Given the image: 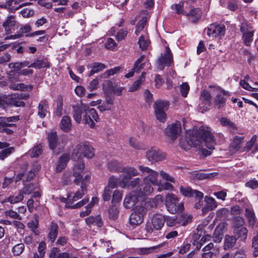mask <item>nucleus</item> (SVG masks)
Listing matches in <instances>:
<instances>
[{
    "mask_svg": "<svg viewBox=\"0 0 258 258\" xmlns=\"http://www.w3.org/2000/svg\"><path fill=\"white\" fill-rule=\"evenodd\" d=\"M205 32L210 37L217 36L221 37L225 35V27L224 24H217L216 23L210 25L207 29L205 30Z\"/></svg>",
    "mask_w": 258,
    "mask_h": 258,
    "instance_id": "10",
    "label": "nucleus"
},
{
    "mask_svg": "<svg viewBox=\"0 0 258 258\" xmlns=\"http://www.w3.org/2000/svg\"><path fill=\"white\" fill-rule=\"evenodd\" d=\"M240 30L242 34V38L244 44L246 46H250L254 32L252 27L248 22H243L241 24Z\"/></svg>",
    "mask_w": 258,
    "mask_h": 258,
    "instance_id": "7",
    "label": "nucleus"
},
{
    "mask_svg": "<svg viewBox=\"0 0 258 258\" xmlns=\"http://www.w3.org/2000/svg\"><path fill=\"white\" fill-rule=\"evenodd\" d=\"M205 201L206 204L209 208V209L213 210L217 207V204L216 203L215 200L211 197H205Z\"/></svg>",
    "mask_w": 258,
    "mask_h": 258,
    "instance_id": "53",
    "label": "nucleus"
},
{
    "mask_svg": "<svg viewBox=\"0 0 258 258\" xmlns=\"http://www.w3.org/2000/svg\"><path fill=\"white\" fill-rule=\"evenodd\" d=\"M202 11L200 9L193 8L190 10V12H185V15L187 16L192 17V18H193L192 21L195 23L201 18L202 16Z\"/></svg>",
    "mask_w": 258,
    "mask_h": 258,
    "instance_id": "32",
    "label": "nucleus"
},
{
    "mask_svg": "<svg viewBox=\"0 0 258 258\" xmlns=\"http://www.w3.org/2000/svg\"><path fill=\"white\" fill-rule=\"evenodd\" d=\"M15 149L14 147H10L0 152V159L4 160L6 157L9 156L11 153L14 152Z\"/></svg>",
    "mask_w": 258,
    "mask_h": 258,
    "instance_id": "52",
    "label": "nucleus"
},
{
    "mask_svg": "<svg viewBox=\"0 0 258 258\" xmlns=\"http://www.w3.org/2000/svg\"><path fill=\"white\" fill-rule=\"evenodd\" d=\"M118 183V179L114 176H111L108 181V186L109 189L110 188H113L116 186Z\"/></svg>",
    "mask_w": 258,
    "mask_h": 258,
    "instance_id": "64",
    "label": "nucleus"
},
{
    "mask_svg": "<svg viewBox=\"0 0 258 258\" xmlns=\"http://www.w3.org/2000/svg\"><path fill=\"white\" fill-rule=\"evenodd\" d=\"M149 43V41L148 40L146 39L144 36L141 35L140 38L139 40L138 41V44L139 45L140 48L142 50H146L148 45Z\"/></svg>",
    "mask_w": 258,
    "mask_h": 258,
    "instance_id": "49",
    "label": "nucleus"
},
{
    "mask_svg": "<svg viewBox=\"0 0 258 258\" xmlns=\"http://www.w3.org/2000/svg\"><path fill=\"white\" fill-rule=\"evenodd\" d=\"M70 160V154H63L58 158L57 162L56 171L57 172H61L67 166V163Z\"/></svg>",
    "mask_w": 258,
    "mask_h": 258,
    "instance_id": "24",
    "label": "nucleus"
},
{
    "mask_svg": "<svg viewBox=\"0 0 258 258\" xmlns=\"http://www.w3.org/2000/svg\"><path fill=\"white\" fill-rule=\"evenodd\" d=\"M31 31V27L29 24H26L24 25L23 27H22L20 28L19 31L17 32L16 34L14 35H10L9 37H7L6 39H15L19 38L21 37L24 34L29 32Z\"/></svg>",
    "mask_w": 258,
    "mask_h": 258,
    "instance_id": "25",
    "label": "nucleus"
},
{
    "mask_svg": "<svg viewBox=\"0 0 258 258\" xmlns=\"http://www.w3.org/2000/svg\"><path fill=\"white\" fill-rule=\"evenodd\" d=\"M121 198L122 192L118 190H115L112 195V202L117 203L121 200Z\"/></svg>",
    "mask_w": 258,
    "mask_h": 258,
    "instance_id": "62",
    "label": "nucleus"
},
{
    "mask_svg": "<svg viewBox=\"0 0 258 258\" xmlns=\"http://www.w3.org/2000/svg\"><path fill=\"white\" fill-rule=\"evenodd\" d=\"M59 227L57 224L54 221L50 223L48 227L47 238L51 242H53L57 236Z\"/></svg>",
    "mask_w": 258,
    "mask_h": 258,
    "instance_id": "21",
    "label": "nucleus"
},
{
    "mask_svg": "<svg viewBox=\"0 0 258 258\" xmlns=\"http://www.w3.org/2000/svg\"><path fill=\"white\" fill-rule=\"evenodd\" d=\"M243 140V137L235 136L233 138L229 148V153L231 155L236 153L240 149Z\"/></svg>",
    "mask_w": 258,
    "mask_h": 258,
    "instance_id": "19",
    "label": "nucleus"
},
{
    "mask_svg": "<svg viewBox=\"0 0 258 258\" xmlns=\"http://www.w3.org/2000/svg\"><path fill=\"white\" fill-rule=\"evenodd\" d=\"M48 107V102L47 101L44 100L40 102L38 106V115L41 118H44L47 112Z\"/></svg>",
    "mask_w": 258,
    "mask_h": 258,
    "instance_id": "28",
    "label": "nucleus"
},
{
    "mask_svg": "<svg viewBox=\"0 0 258 258\" xmlns=\"http://www.w3.org/2000/svg\"><path fill=\"white\" fill-rule=\"evenodd\" d=\"M147 23V18L144 17L142 18L137 23L135 34L139 35V33L144 29Z\"/></svg>",
    "mask_w": 258,
    "mask_h": 258,
    "instance_id": "44",
    "label": "nucleus"
},
{
    "mask_svg": "<svg viewBox=\"0 0 258 258\" xmlns=\"http://www.w3.org/2000/svg\"><path fill=\"white\" fill-rule=\"evenodd\" d=\"M88 105H87V110L86 111H84L83 113L82 121L84 124H87L91 127H93L95 126V123L93 121L91 116H90L89 113L88 112Z\"/></svg>",
    "mask_w": 258,
    "mask_h": 258,
    "instance_id": "38",
    "label": "nucleus"
},
{
    "mask_svg": "<svg viewBox=\"0 0 258 258\" xmlns=\"http://www.w3.org/2000/svg\"><path fill=\"white\" fill-rule=\"evenodd\" d=\"M140 190H141V193L139 194V196L143 195H146L152 193L153 191V188L150 183L145 182L144 186L143 185L140 186Z\"/></svg>",
    "mask_w": 258,
    "mask_h": 258,
    "instance_id": "42",
    "label": "nucleus"
},
{
    "mask_svg": "<svg viewBox=\"0 0 258 258\" xmlns=\"http://www.w3.org/2000/svg\"><path fill=\"white\" fill-rule=\"evenodd\" d=\"M245 216L248 221V224L250 226H254L256 223V218L254 213L252 209H245Z\"/></svg>",
    "mask_w": 258,
    "mask_h": 258,
    "instance_id": "33",
    "label": "nucleus"
},
{
    "mask_svg": "<svg viewBox=\"0 0 258 258\" xmlns=\"http://www.w3.org/2000/svg\"><path fill=\"white\" fill-rule=\"evenodd\" d=\"M145 58V55H141L135 62L133 70H135L136 72H140L143 69L144 66V63H141Z\"/></svg>",
    "mask_w": 258,
    "mask_h": 258,
    "instance_id": "43",
    "label": "nucleus"
},
{
    "mask_svg": "<svg viewBox=\"0 0 258 258\" xmlns=\"http://www.w3.org/2000/svg\"><path fill=\"white\" fill-rule=\"evenodd\" d=\"M233 232L235 234L237 235L238 237L241 238L242 241L245 240L247 233V230L245 227H242L240 228L234 229Z\"/></svg>",
    "mask_w": 258,
    "mask_h": 258,
    "instance_id": "40",
    "label": "nucleus"
},
{
    "mask_svg": "<svg viewBox=\"0 0 258 258\" xmlns=\"http://www.w3.org/2000/svg\"><path fill=\"white\" fill-rule=\"evenodd\" d=\"M209 88L210 90L208 92L210 93L211 96H212V95L216 96L218 93L224 94V92H225L224 90L217 86H210Z\"/></svg>",
    "mask_w": 258,
    "mask_h": 258,
    "instance_id": "50",
    "label": "nucleus"
},
{
    "mask_svg": "<svg viewBox=\"0 0 258 258\" xmlns=\"http://www.w3.org/2000/svg\"><path fill=\"white\" fill-rule=\"evenodd\" d=\"M109 218L111 220H115L117 218L118 211L115 207H112L108 210Z\"/></svg>",
    "mask_w": 258,
    "mask_h": 258,
    "instance_id": "60",
    "label": "nucleus"
},
{
    "mask_svg": "<svg viewBox=\"0 0 258 258\" xmlns=\"http://www.w3.org/2000/svg\"><path fill=\"white\" fill-rule=\"evenodd\" d=\"M24 248V244L22 243H20L15 245L13 247L12 252L14 255H19L23 252Z\"/></svg>",
    "mask_w": 258,
    "mask_h": 258,
    "instance_id": "47",
    "label": "nucleus"
},
{
    "mask_svg": "<svg viewBox=\"0 0 258 258\" xmlns=\"http://www.w3.org/2000/svg\"><path fill=\"white\" fill-rule=\"evenodd\" d=\"M26 182H24V187L20 191L23 192V194H30L34 190V185L32 183L26 185Z\"/></svg>",
    "mask_w": 258,
    "mask_h": 258,
    "instance_id": "56",
    "label": "nucleus"
},
{
    "mask_svg": "<svg viewBox=\"0 0 258 258\" xmlns=\"http://www.w3.org/2000/svg\"><path fill=\"white\" fill-rule=\"evenodd\" d=\"M163 245V244H159L156 246H154L150 247H142L139 248L137 249L138 253L140 254H147L152 252L154 250H156Z\"/></svg>",
    "mask_w": 258,
    "mask_h": 258,
    "instance_id": "37",
    "label": "nucleus"
},
{
    "mask_svg": "<svg viewBox=\"0 0 258 258\" xmlns=\"http://www.w3.org/2000/svg\"><path fill=\"white\" fill-rule=\"evenodd\" d=\"M146 157L152 162H157L164 160L166 154L156 148H152L146 152Z\"/></svg>",
    "mask_w": 258,
    "mask_h": 258,
    "instance_id": "14",
    "label": "nucleus"
},
{
    "mask_svg": "<svg viewBox=\"0 0 258 258\" xmlns=\"http://www.w3.org/2000/svg\"><path fill=\"white\" fill-rule=\"evenodd\" d=\"M139 170L142 172L144 175L148 174L144 179L145 182L149 181L151 183L157 185L158 184V173L148 167L143 166H139Z\"/></svg>",
    "mask_w": 258,
    "mask_h": 258,
    "instance_id": "11",
    "label": "nucleus"
},
{
    "mask_svg": "<svg viewBox=\"0 0 258 258\" xmlns=\"http://www.w3.org/2000/svg\"><path fill=\"white\" fill-rule=\"evenodd\" d=\"M211 94L208 91L204 90L201 93L200 97V103L199 104L198 110L202 113L210 109L211 105Z\"/></svg>",
    "mask_w": 258,
    "mask_h": 258,
    "instance_id": "9",
    "label": "nucleus"
},
{
    "mask_svg": "<svg viewBox=\"0 0 258 258\" xmlns=\"http://www.w3.org/2000/svg\"><path fill=\"white\" fill-rule=\"evenodd\" d=\"M124 172V175L122 178L121 181L120 182V185L122 187L126 186L127 183L130 181L133 176L138 175L139 172L137 170L133 167L127 166L121 169V172Z\"/></svg>",
    "mask_w": 258,
    "mask_h": 258,
    "instance_id": "15",
    "label": "nucleus"
},
{
    "mask_svg": "<svg viewBox=\"0 0 258 258\" xmlns=\"http://www.w3.org/2000/svg\"><path fill=\"white\" fill-rule=\"evenodd\" d=\"M233 221L234 229L242 227V226L244 224V219L242 217L239 216L234 217Z\"/></svg>",
    "mask_w": 258,
    "mask_h": 258,
    "instance_id": "48",
    "label": "nucleus"
},
{
    "mask_svg": "<svg viewBox=\"0 0 258 258\" xmlns=\"http://www.w3.org/2000/svg\"><path fill=\"white\" fill-rule=\"evenodd\" d=\"M165 222V216L161 214L154 215L152 218V225L156 230H160Z\"/></svg>",
    "mask_w": 258,
    "mask_h": 258,
    "instance_id": "22",
    "label": "nucleus"
},
{
    "mask_svg": "<svg viewBox=\"0 0 258 258\" xmlns=\"http://www.w3.org/2000/svg\"><path fill=\"white\" fill-rule=\"evenodd\" d=\"M204 145L207 148L213 150L215 149V143L214 136L211 133L209 127L205 126H200L198 130L192 131L189 135L186 143L180 141L179 145L183 149L187 150L189 147L203 146Z\"/></svg>",
    "mask_w": 258,
    "mask_h": 258,
    "instance_id": "1",
    "label": "nucleus"
},
{
    "mask_svg": "<svg viewBox=\"0 0 258 258\" xmlns=\"http://www.w3.org/2000/svg\"><path fill=\"white\" fill-rule=\"evenodd\" d=\"M30 67L36 69H40L43 68H49L50 65L47 59H37L30 64Z\"/></svg>",
    "mask_w": 258,
    "mask_h": 258,
    "instance_id": "31",
    "label": "nucleus"
},
{
    "mask_svg": "<svg viewBox=\"0 0 258 258\" xmlns=\"http://www.w3.org/2000/svg\"><path fill=\"white\" fill-rule=\"evenodd\" d=\"M24 198L23 192L20 191L18 196H11L6 199L4 202H10L12 204H14L21 201Z\"/></svg>",
    "mask_w": 258,
    "mask_h": 258,
    "instance_id": "41",
    "label": "nucleus"
},
{
    "mask_svg": "<svg viewBox=\"0 0 258 258\" xmlns=\"http://www.w3.org/2000/svg\"><path fill=\"white\" fill-rule=\"evenodd\" d=\"M236 240L234 236L227 235V248L233 247L236 243Z\"/></svg>",
    "mask_w": 258,
    "mask_h": 258,
    "instance_id": "61",
    "label": "nucleus"
},
{
    "mask_svg": "<svg viewBox=\"0 0 258 258\" xmlns=\"http://www.w3.org/2000/svg\"><path fill=\"white\" fill-rule=\"evenodd\" d=\"M47 141L49 148L57 155L64 147L66 140L63 137H58L56 132H51L47 135Z\"/></svg>",
    "mask_w": 258,
    "mask_h": 258,
    "instance_id": "3",
    "label": "nucleus"
},
{
    "mask_svg": "<svg viewBox=\"0 0 258 258\" xmlns=\"http://www.w3.org/2000/svg\"><path fill=\"white\" fill-rule=\"evenodd\" d=\"M181 132V124L178 121L168 125L165 129V135L172 140L177 139Z\"/></svg>",
    "mask_w": 258,
    "mask_h": 258,
    "instance_id": "13",
    "label": "nucleus"
},
{
    "mask_svg": "<svg viewBox=\"0 0 258 258\" xmlns=\"http://www.w3.org/2000/svg\"><path fill=\"white\" fill-rule=\"evenodd\" d=\"M225 223L223 222L216 228L214 233V239L215 242L219 243L221 241L225 232Z\"/></svg>",
    "mask_w": 258,
    "mask_h": 258,
    "instance_id": "23",
    "label": "nucleus"
},
{
    "mask_svg": "<svg viewBox=\"0 0 258 258\" xmlns=\"http://www.w3.org/2000/svg\"><path fill=\"white\" fill-rule=\"evenodd\" d=\"M9 87L10 89L14 90H22L24 91L25 90H27V86H26L23 83H18V84H15V83H11Z\"/></svg>",
    "mask_w": 258,
    "mask_h": 258,
    "instance_id": "54",
    "label": "nucleus"
},
{
    "mask_svg": "<svg viewBox=\"0 0 258 258\" xmlns=\"http://www.w3.org/2000/svg\"><path fill=\"white\" fill-rule=\"evenodd\" d=\"M16 127L13 126H9L8 124H2L0 123V132L5 133L8 135H12Z\"/></svg>",
    "mask_w": 258,
    "mask_h": 258,
    "instance_id": "46",
    "label": "nucleus"
},
{
    "mask_svg": "<svg viewBox=\"0 0 258 258\" xmlns=\"http://www.w3.org/2000/svg\"><path fill=\"white\" fill-rule=\"evenodd\" d=\"M87 110V105L81 104L80 105H73V117L77 123H80L82 120V114Z\"/></svg>",
    "mask_w": 258,
    "mask_h": 258,
    "instance_id": "17",
    "label": "nucleus"
},
{
    "mask_svg": "<svg viewBox=\"0 0 258 258\" xmlns=\"http://www.w3.org/2000/svg\"><path fill=\"white\" fill-rule=\"evenodd\" d=\"M177 220V216L169 217L166 219V224L169 227H178L179 225Z\"/></svg>",
    "mask_w": 258,
    "mask_h": 258,
    "instance_id": "57",
    "label": "nucleus"
},
{
    "mask_svg": "<svg viewBox=\"0 0 258 258\" xmlns=\"http://www.w3.org/2000/svg\"><path fill=\"white\" fill-rule=\"evenodd\" d=\"M85 169L84 163L82 162H79L76 163L73 169V176L75 177L74 182L76 185H79L84 181L85 183L89 181L91 176L89 174H85L84 170Z\"/></svg>",
    "mask_w": 258,
    "mask_h": 258,
    "instance_id": "4",
    "label": "nucleus"
},
{
    "mask_svg": "<svg viewBox=\"0 0 258 258\" xmlns=\"http://www.w3.org/2000/svg\"><path fill=\"white\" fill-rule=\"evenodd\" d=\"M60 128L65 132H69L72 127V122L71 118L68 116H64L59 124Z\"/></svg>",
    "mask_w": 258,
    "mask_h": 258,
    "instance_id": "27",
    "label": "nucleus"
},
{
    "mask_svg": "<svg viewBox=\"0 0 258 258\" xmlns=\"http://www.w3.org/2000/svg\"><path fill=\"white\" fill-rule=\"evenodd\" d=\"M181 194L184 197H195L197 200L203 198V194L196 189H192L190 187L180 186L179 187Z\"/></svg>",
    "mask_w": 258,
    "mask_h": 258,
    "instance_id": "16",
    "label": "nucleus"
},
{
    "mask_svg": "<svg viewBox=\"0 0 258 258\" xmlns=\"http://www.w3.org/2000/svg\"><path fill=\"white\" fill-rule=\"evenodd\" d=\"M120 67H115L113 69H111L110 70L106 71L104 73H103L101 76L102 78H106L108 77L111 75H113L115 74L118 73L120 71Z\"/></svg>",
    "mask_w": 258,
    "mask_h": 258,
    "instance_id": "51",
    "label": "nucleus"
},
{
    "mask_svg": "<svg viewBox=\"0 0 258 258\" xmlns=\"http://www.w3.org/2000/svg\"><path fill=\"white\" fill-rule=\"evenodd\" d=\"M147 211V209L144 207H136L130 216V223L136 226L142 224L144 221V216Z\"/></svg>",
    "mask_w": 258,
    "mask_h": 258,
    "instance_id": "8",
    "label": "nucleus"
},
{
    "mask_svg": "<svg viewBox=\"0 0 258 258\" xmlns=\"http://www.w3.org/2000/svg\"><path fill=\"white\" fill-rule=\"evenodd\" d=\"M172 61V54L169 47L167 46L164 54H161L157 61L158 68L163 70L165 66H170Z\"/></svg>",
    "mask_w": 258,
    "mask_h": 258,
    "instance_id": "12",
    "label": "nucleus"
},
{
    "mask_svg": "<svg viewBox=\"0 0 258 258\" xmlns=\"http://www.w3.org/2000/svg\"><path fill=\"white\" fill-rule=\"evenodd\" d=\"M81 183V190H78L76 192L75 196L73 197V198L72 199H69V202L72 203L74 201H77L78 200H79L82 198V197L85 195V192L86 190V183H85V181H84Z\"/></svg>",
    "mask_w": 258,
    "mask_h": 258,
    "instance_id": "34",
    "label": "nucleus"
},
{
    "mask_svg": "<svg viewBox=\"0 0 258 258\" xmlns=\"http://www.w3.org/2000/svg\"><path fill=\"white\" fill-rule=\"evenodd\" d=\"M108 169L111 172H121V164L117 161L113 160L109 162L107 164Z\"/></svg>",
    "mask_w": 258,
    "mask_h": 258,
    "instance_id": "35",
    "label": "nucleus"
},
{
    "mask_svg": "<svg viewBox=\"0 0 258 258\" xmlns=\"http://www.w3.org/2000/svg\"><path fill=\"white\" fill-rule=\"evenodd\" d=\"M62 99L61 98H58L57 101V106L55 111V114L58 117H60L62 115Z\"/></svg>",
    "mask_w": 258,
    "mask_h": 258,
    "instance_id": "58",
    "label": "nucleus"
},
{
    "mask_svg": "<svg viewBox=\"0 0 258 258\" xmlns=\"http://www.w3.org/2000/svg\"><path fill=\"white\" fill-rule=\"evenodd\" d=\"M88 201H89L88 198H85V199H83L82 200H81V201H80L79 202H78L77 204H76L74 205H72V206H70L69 205V203H68L67 207L71 209H75L79 208H81V207L83 206L85 204H86L88 202Z\"/></svg>",
    "mask_w": 258,
    "mask_h": 258,
    "instance_id": "55",
    "label": "nucleus"
},
{
    "mask_svg": "<svg viewBox=\"0 0 258 258\" xmlns=\"http://www.w3.org/2000/svg\"><path fill=\"white\" fill-rule=\"evenodd\" d=\"M189 87L188 84L185 82L183 83L180 86V90L182 96L186 97L188 93Z\"/></svg>",
    "mask_w": 258,
    "mask_h": 258,
    "instance_id": "59",
    "label": "nucleus"
},
{
    "mask_svg": "<svg viewBox=\"0 0 258 258\" xmlns=\"http://www.w3.org/2000/svg\"><path fill=\"white\" fill-rule=\"evenodd\" d=\"M16 24L17 21L14 16L10 15L8 16L3 24V27L4 28L6 34L12 33V31L15 29Z\"/></svg>",
    "mask_w": 258,
    "mask_h": 258,
    "instance_id": "18",
    "label": "nucleus"
},
{
    "mask_svg": "<svg viewBox=\"0 0 258 258\" xmlns=\"http://www.w3.org/2000/svg\"><path fill=\"white\" fill-rule=\"evenodd\" d=\"M103 89L106 93H111L114 91L113 83L110 80H106L104 82Z\"/></svg>",
    "mask_w": 258,
    "mask_h": 258,
    "instance_id": "45",
    "label": "nucleus"
},
{
    "mask_svg": "<svg viewBox=\"0 0 258 258\" xmlns=\"http://www.w3.org/2000/svg\"><path fill=\"white\" fill-rule=\"evenodd\" d=\"M136 195L135 192H132L127 195L123 202L124 207L126 209H131L133 208L138 201V197Z\"/></svg>",
    "mask_w": 258,
    "mask_h": 258,
    "instance_id": "20",
    "label": "nucleus"
},
{
    "mask_svg": "<svg viewBox=\"0 0 258 258\" xmlns=\"http://www.w3.org/2000/svg\"><path fill=\"white\" fill-rule=\"evenodd\" d=\"M169 103L167 101L158 100L153 105L156 118L161 122L166 119L165 111L168 109Z\"/></svg>",
    "mask_w": 258,
    "mask_h": 258,
    "instance_id": "6",
    "label": "nucleus"
},
{
    "mask_svg": "<svg viewBox=\"0 0 258 258\" xmlns=\"http://www.w3.org/2000/svg\"><path fill=\"white\" fill-rule=\"evenodd\" d=\"M225 94V92L224 94L218 93L214 98V104L217 108L220 109L224 106L226 102V98L224 97Z\"/></svg>",
    "mask_w": 258,
    "mask_h": 258,
    "instance_id": "29",
    "label": "nucleus"
},
{
    "mask_svg": "<svg viewBox=\"0 0 258 258\" xmlns=\"http://www.w3.org/2000/svg\"><path fill=\"white\" fill-rule=\"evenodd\" d=\"M88 111L90 116H91L93 121L94 120L96 122L99 121V116L97 113L96 110L94 108H92L90 109L89 107L88 106Z\"/></svg>",
    "mask_w": 258,
    "mask_h": 258,
    "instance_id": "63",
    "label": "nucleus"
},
{
    "mask_svg": "<svg viewBox=\"0 0 258 258\" xmlns=\"http://www.w3.org/2000/svg\"><path fill=\"white\" fill-rule=\"evenodd\" d=\"M95 155L94 149L89 144L80 143L74 149L72 158L75 160H79L82 157L88 159L92 158Z\"/></svg>",
    "mask_w": 258,
    "mask_h": 258,
    "instance_id": "2",
    "label": "nucleus"
},
{
    "mask_svg": "<svg viewBox=\"0 0 258 258\" xmlns=\"http://www.w3.org/2000/svg\"><path fill=\"white\" fill-rule=\"evenodd\" d=\"M145 74L146 73L145 72L142 73L140 79L135 81L131 86V87L129 88L130 92H134L138 89L139 86L144 81L145 78Z\"/></svg>",
    "mask_w": 258,
    "mask_h": 258,
    "instance_id": "39",
    "label": "nucleus"
},
{
    "mask_svg": "<svg viewBox=\"0 0 258 258\" xmlns=\"http://www.w3.org/2000/svg\"><path fill=\"white\" fill-rule=\"evenodd\" d=\"M165 203L167 210L171 214L182 212L184 210L183 204L179 203L178 198L172 194L166 195Z\"/></svg>",
    "mask_w": 258,
    "mask_h": 258,
    "instance_id": "5",
    "label": "nucleus"
},
{
    "mask_svg": "<svg viewBox=\"0 0 258 258\" xmlns=\"http://www.w3.org/2000/svg\"><path fill=\"white\" fill-rule=\"evenodd\" d=\"M177 223L180 225L185 226L191 223L192 221V216L187 213H182L177 216Z\"/></svg>",
    "mask_w": 258,
    "mask_h": 258,
    "instance_id": "26",
    "label": "nucleus"
},
{
    "mask_svg": "<svg viewBox=\"0 0 258 258\" xmlns=\"http://www.w3.org/2000/svg\"><path fill=\"white\" fill-rule=\"evenodd\" d=\"M92 69L90 71L89 76L91 77L96 73L102 71L105 68V66L100 62H94L92 64Z\"/></svg>",
    "mask_w": 258,
    "mask_h": 258,
    "instance_id": "36",
    "label": "nucleus"
},
{
    "mask_svg": "<svg viewBox=\"0 0 258 258\" xmlns=\"http://www.w3.org/2000/svg\"><path fill=\"white\" fill-rule=\"evenodd\" d=\"M19 119L20 116L19 115L8 117H1L0 123L2 124H8L9 126H13L16 127V124L14 123V122L18 121Z\"/></svg>",
    "mask_w": 258,
    "mask_h": 258,
    "instance_id": "30",
    "label": "nucleus"
}]
</instances>
